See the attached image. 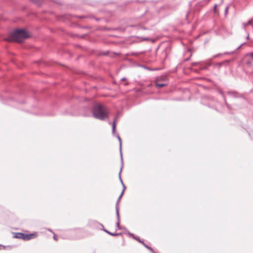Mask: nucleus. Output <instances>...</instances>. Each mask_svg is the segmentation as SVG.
Wrapping results in <instances>:
<instances>
[{"instance_id":"12","label":"nucleus","mask_w":253,"mask_h":253,"mask_svg":"<svg viewBox=\"0 0 253 253\" xmlns=\"http://www.w3.org/2000/svg\"><path fill=\"white\" fill-rule=\"evenodd\" d=\"M117 214L118 217L119 218V210L117 208Z\"/></svg>"},{"instance_id":"14","label":"nucleus","mask_w":253,"mask_h":253,"mask_svg":"<svg viewBox=\"0 0 253 253\" xmlns=\"http://www.w3.org/2000/svg\"><path fill=\"white\" fill-rule=\"evenodd\" d=\"M228 9V8L227 7L225 10V14H226L227 13Z\"/></svg>"},{"instance_id":"18","label":"nucleus","mask_w":253,"mask_h":253,"mask_svg":"<svg viewBox=\"0 0 253 253\" xmlns=\"http://www.w3.org/2000/svg\"><path fill=\"white\" fill-rule=\"evenodd\" d=\"M137 240L139 242L142 243H143V242H141L139 239H137Z\"/></svg>"},{"instance_id":"13","label":"nucleus","mask_w":253,"mask_h":253,"mask_svg":"<svg viewBox=\"0 0 253 253\" xmlns=\"http://www.w3.org/2000/svg\"><path fill=\"white\" fill-rule=\"evenodd\" d=\"M118 139H119V141H120V146H121L122 142H121V138H120L119 136H118Z\"/></svg>"},{"instance_id":"19","label":"nucleus","mask_w":253,"mask_h":253,"mask_svg":"<svg viewBox=\"0 0 253 253\" xmlns=\"http://www.w3.org/2000/svg\"><path fill=\"white\" fill-rule=\"evenodd\" d=\"M122 81H125V78H123V79H122Z\"/></svg>"},{"instance_id":"16","label":"nucleus","mask_w":253,"mask_h":253,"mask_svg":"<svg viewBox=\"0 0 253 253\" xmlns=\"http://www.w3.org/2000/svg\"><path fill=\"white\" fill-rule=\"evenodd\" d=\"M117 224L118 227H119V224H120L119 221H118Z\"/></svg>"},{"instance_id":"15","label":"nucleus","mask_w":253,"mask_h":253,"mask_svg":"<svg viewBox=\"0 0 253 253\" xmlns=\"http://www.w3.org/2000/svg\"><path fill=\"white\" fill-rule=\"evenodd\" d=\"M53 238H54V239L55 240H56V241H57V238H56V236H55V235H54V236H53Z\"/></svg>"},{"instance_id":"7","label":"nucleus","mask_w":253,"mask_h":253,"mask_svg":"<svg viewBox=\"0 0 253 253\" xmlns=\"http://www.w3.org/2000/svg\"><path fill=\"white\" fill-rule=\"evenodd\" d=\"M252 22V20H250L248 21V23H247L246 24L244 23V26L245 28H246L248 25L251 24Z\"/></svg>"},{"instance_id":"6","label":"nucleus","mask_w":253,"mask_h":253,"mask_svg":"<svg viewBox=\"0 0 253 253\" xmlns=\"http://www.w3.org/2000/svg\"><path fill=\"white\" fill-rule=\"evenodd\" d=\"M165 85V84H158L157 83L156 84V86L158 87V88H161L164 86Z\"/></svg>"},{"instance_id":"17","label":"nucleus","mask_w":253,"mask_h":253,"mask_svg":"<svg viewBox=\"0 0 253 253\" xmlns=\"http://www.w3.org/2000/svg\"><path fill=\"white\" fill-rule=\"evenodd\" d=\"M247 64H248V65H251V62H248L247 63Z\"/></svg>"},{"instance_id":"2","label":"nucleus","mask_w":253,"mask_h":253,"mask_svg":"<svg viewBox=\"0 0 253 253\" xmlns=\"http://www.w3.org/2000/svg\"><path fill=\"white\" fill-rule=\"evenodd\" d=\"M93 116L100 120H104L107 116L106 109L101 105L96 106L93 110Z\"/></svg>"},{"instance_id":"9","label":"nucleus","mask_w":253,"mask_h":253,"mask_svg":"<svg viewBox=\"0 0 253 253\" xmlns=\"http://www.w3.org/2000/svg\"><path fill=\"white\" fill-rule=\"evenodd\" d=\"M247 56H250L253 59V52L247 54Z\"/></svg>"},{"instance_id":"20","label":"nucleus","mask_w":253,"mask_h":253,"mask_svg":"<svg viewBox=\"0 0 253 253\" xmlns=\"http://www.w3.org/2000/svg\"><path fill=\"white\" fill-rule=\"evenodd\" d=\"M143 40H147V39H144Z\"/></svg>"},{"instance_id":"5","label":"nucleus","mask_w":253,"mask_h":253,"mask_svg":"<svg viewBox=\"0 0 253 253\" xmlns=\"http://www.w3.org/2000/svg\"><path fill=\"white\" fill-rule=\"evenodd\" d=\"M24 234H23V233H19V234H18V235H17V236H16V238H22V239H23V237H24Z\"/></svg>"},{"instance_id":"10","label":"nucleus","mask_w":253,"mask_h":253,"mask_svg":"<svg viewBox=\"0 0 253 253\" xmlns=\"http://www.w3.org/2000/svg\"><path fill=\"white\" fill-rule=\"evenodd\" d=\"M142 244L145 246V247H146L147 249H148L149 250H150L151 251H152L153 252V250L150 248V247H148L147 246H146V245L144 244V243H142Z\"/></svg>"},{"instance_id":"3","label":"nucleus","mask_w":253,"mask_h":253,"mask_svg":"<svg viewBox=\"0 0 253 253\" xmlns=\"http://www.w3.org/2000/svg\"><path fill=\"white\" fill-rule=\"evenodd\" d=\"M33 237V235L32 234L30 235H25L23 237V239L25 240H29L31 239H32Z\"/></svg>"},{"instance_id":"11","label":"nucleus","mask_w":253,"mask_h":253,"mask_svg":"<svg viewBox=\"0 0 253 253\" xmlns=\"http://www.w3.org/2000/svg\"><path fill=\"white\" fill-rule=\"evenodd\" d=\"M105 231H106L107 233H108V234H110V235H112V236H115V235H116V234L112 233H111V232H109V231H107V230H105Z\"/></svg>"},{"instance_id":"4","label":"nucleus","mask_w":253,"mask_h":253,"mask_svg":"<svg viewBox=\"0 0 253 253\" xmlns=\"http://www.w3.org/2000/svg\"><path fill=\"white\" fill-rule=\"evenodd\" d=\"M121 182H122V184H123V185L124 188H123V191L122 192L121 194L120 195V196H119V199H118V202L120 201V199H121V198H122V196H123V194H124V191H125V189H126V187H125V185L123 184V182H122V180L121 179Z\"/></svg>"},{"instance_id":"8","label":"nucleus","mask_w":253,"mask_h":253,"mask_svg":"<svg viewBox=\"0 0 253 253\" xmlns=\"http://www.w3.org/2000/svg\"><path fill=\"white\" fill-rule=\"evenodd\" d=\"M112 127H113V131L114 132L115 131V129H116L115 121H114L113 123Z\"/></svg>"},{"instance_id":"1","label":"nucleus","mask_w":253,"mask_h":253,"mask_svg":"<svg viewBox=\"0 0 253 253\" xmlns=\"http://www.w3.org/2000/svg\"><path fill=\"white\" fill-rule=\"evenodd\" d=\"M28 35L26 31L24 30H17L11 33L10 36L5 39L8 42L15 41L16 42H22L23 40L27 38Z\"/></svg>"}]
</instances>
